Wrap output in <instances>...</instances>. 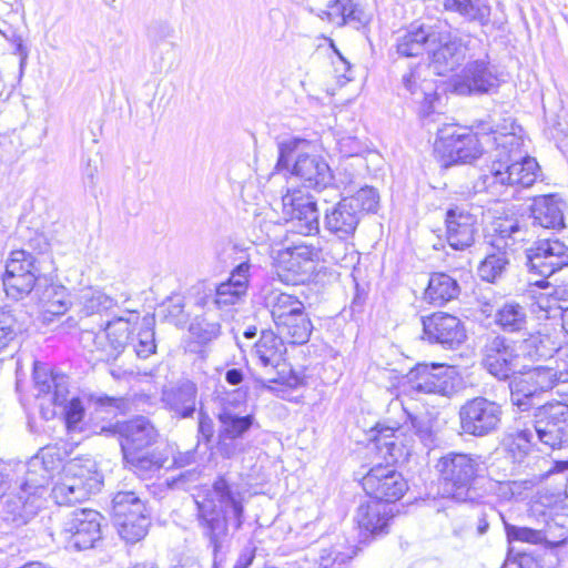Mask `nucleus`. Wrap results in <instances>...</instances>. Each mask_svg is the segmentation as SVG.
Returning <instances> with one entry per match:
<instances>
[{
	"instance_id": "1",
	"label": "nucleus",
	"mask_w": 568,
	"mask_h": 568,
	"mask_svg": "<svg viewBox=\"0 0 568 568\" xmlns=\"http://www.w3.org/2000/svg\"><path fill=\"white\" fill-rule=\"evenodd\" d=\"M194 501L199 527L216 555L227 541L230 529L239 530L243 525L244 494L237 484L219 476L211 487L194 495Z\"/></svg>"
},
{
	"instance_id": "2",
	"label": "nucleus",
	"mask_w": 568,
	"mask_h": 568,
	"mask_svg": "<svg viewBox=\"0 0 568 568\" xmlns=\"http://www.w3.org/2000/svg\"><path fill=\"white\" fill-rule=\"evenodd\" d=\"M308 145L304 139H288L278 145V159L276 163V172L270 175L268 184L270 191L274 192L271 186L273 184H282L285 175L280 173V170L290 166L291 159L295 153L297 158L293 164L292 174L302 181L305 187L314 189L317 191L327 190L333 179L328 164L316 154L302 153Z\"/></svg>"
},
{
	"instance_id": "3",
	"label": "nucleus",
	"mask_w": 568,
	"mask_h": 568,
	"mask_svg": "<svg viewBox=\"0 0 568 568\" xmlns=\"http://www.w3.org/2000/svg\"><path fill=\"white\" fill-rule=\"evenodd\" d=\"M554 389L558 394H568V373L555 363L538 365L510 379V403L519 412H528Z\"/></svg>"
},
{
	"instance_id": "4",
	"label": "nucleus",
	"mask_w": 568,
	"mask_h": 568,
	"mask_svg": "<svg viewBox=\"0 0 568 568\" xmlns=\"http://www.w3.org/2000/svg\"><path fill=\"white\" fill-rule=\"evenodd\" d=\"M102 476L91 459L62 460L51 489V497L58 505L70 506L87 500L100 490Z\"/></svg>"
},
{
	"instance_id": "5",
	"label": "nucleus",
	"mask_w": 568,
	"mask_h": 568,
	"mask_svg": "<svg viewBox=\"0 0 568 568\" xmlns=\"http://www.w3.org/2000/svg\"><path fill=\"white\" fill-rule=\"evenodd\" d=\"M436 469L444 480V490L458 503H479L481 494L475 481L481 471L479 456L448 453L439 458Z\"/></svg>"
},
{
	"instance_id": "6",
	"label": "nucleus",
	"mask_w": 568,
	"mask_h": 568,
	"mask_svg": "<svg viewBox=\"0 0 568 568\" xmlns=\"http://www.w3.org/2000/svg\"><path fill=\"white\" fill-rule=\"evenodd\" d=\"M378 193L374 187H361L355 194L325 209L324 229L341 241L352 239L365 212H374L378 205Z\"/></svg>"
},
{
	"instance_id": "7",
	"label": "nucleus",
	"mask_w": 568,
	"mask_h": 568,
	"mask_svg": "<svg viewBox=\"0 0 568 568\" xmlns=\"http://www.w3.org/2000/svg\"><path fill=\"white\" fill-rule=\"evenodd\" d=\"M529 232L516 219H498L494 222L491 246L497 253H491L478 266V275L483 281L494 283L506 271L509 264L508 253H514L528 241Z\"/></svg>"
},
{
	"instance_id": "8",
	"label": "nucleus",
	"mask_w": 568,
	"mask_h": 568,
	"mask_svg": "<svg viewBox=\"0 0 568 568\" xmlns=\"http://www.w3.org/2000/svg\"><path fill=\"white\" fill-rule=\"evenodd\" d=\"M476 121L470 131L446 125L438 130L434 143V152L439 159L442 166L448 168L459 163H471L486 152L483 128H477Z\"/></svg>"
},
{
	"instance_id": "9",
	"label": "nucleus",
	"mask_w": 568,
	"mask_h": 568,
	"mask_svg": "<svg viewBox=\"0 0 568 568\" xmlns=\"http://www.w3.org/2000/svg\"><path fill=\"white\" fill-rule=\"evenodd\" d=\"M236 392L227 394L220 399L217 420V450L225 457L231 458L241 452L237 439L242 438L254 425L255 417L252 414L241 415L235 405Z\"/></svg>"
},
{
	"instance_id": "10",
	"label": "nucleus",
	"mask_w": 568,
	"mask_h": 568,
	"mask_svg": "<svg viewBox=\"0 0 568 568\" xmlns=\"http://www.w3.org/2000/svg\"><path fill=\"white\" fill-rule=\"evenodd\" d=\"M62 456L55 447H44L31 457L20 468L21 477L17 479V485L23 494L32 497H40L47 490V485L53 483L57 474L62 468Z\"/></svg>"
},
{
	"instance_id": "11",
	"label": "nucleus",
	"mask_w": 568,
	"mask_h": 568,
	"mask_svg": "<svg viewBox=\"0 0 568 568\" xmlns=\"http://www.w3.org/2000/svg\"><path fill=\"white\" fill-rule=\"evenodd\" d=\"M113 520L120 537L130 544L142 540L150 526L144 503L133 491H119L112 499Z\"/></svg>"
},
{
	"instance_id": "12",
	"label": "nucleus",
	"mask_w": 568,
	"mask_h": 568,
	"mask_svg": "<svg viewBox=\"0 0 568 568\" xmlns=\"http://www.w3.org/2000/svg\"><path fill=\"white\" fill-rule=\"evenodd\" d=\"M37 257L26 250L11 252L2 275L7 296L20 300L29 295L40 276Z\"/></svg>"
},
{
	"instance_id": "13",
	"label": "nucleus",
	"mask_w": 568,
	"mask_h": 568,
	"mask_svg": "<svg viewBox=\"0 0 568 568\" xmlns=\"http://www.w3.org/2000/svg\"><path fill=\"white\" fill-rule=\"evenodd\" d=\"M501 418V405L484 396L468 399L459 409L460 428L465 434L475 437H484L497 432Z\"/></svg>"
},
{
	"instance_id": "14",
	"label": "nucleus",
	"mask_w": 568,
	"mask_h": 568,
	"mask_svg": "<svg viewBox=\"0 0 568 568\" xmlns=\"http://www.w3.org/2000/svg\"><path fill=\"white\" fill-rule=\"evenodd\" d=\"M455 392L454 371L442 364H418L407 374L404 393L450 396Z\"/></svg>"
},
{
	"instance_id": "15",
	"label": "nucleus",
	"mask_w": 568,
	"mask_h": 568,
	"mask_svg": "<svg viewBox=\"0 0 568 568\" xmlns=\"http://www.w3.org/2000/svg\"><path fill=\"white\" fill-rule=\"evenodd\" d=\"M278 195L282 200L283 213L288 216L296 232L311 235L320 231V214L316 201L301 190H290Z\"/></svg>"
},
{
	"instance_id": "16",
	"label": "nucleus",
	"mask_w": 568,
	"mask_h": 568,
	"mask_svg": "<svg viewBox=\"0 0 568 568\" xmlns=\"http://www.w3.org/2000/svg\"><path fill=\"white\" fill-rule=\"evenodd\" d=\"M434 45L429 48V68L438 75L454 71L466 59L469 41L453 37L449 32L436 27Z\"/></svg>"
},
{
	"instance_id": "17",
	"label": "nucleus",
	"mask_w": 568,
	"mask_h": 568,
	"mask_svg": "<svg viewBox=\"0 0 568 568\" xmlns=\"http://www.w3.org/2000/svg\"><path fill=\"white\" fill-rule=\"evenodd\" d=\"M365 493L374 501L388 505L400 499L408 486L400 473L389 465L374 466L362 480Z\"/></svg>"
},
{
	"instance_id": "18",
	"label": "nucleus",
	"mask_w": 568,
	"mask_h": 568,
	"mask_svg": "<svg viewBox=\"0 0 568 568\" xmlns=\"http://www.w3.org/2000/svg\"><path fill=\"white\" fill-rule=\"evenodd\" d=\"M535 434L550 449L560 448L567 426L568 405L562 402L546 403L535 410Z\"/></svg>"
},
{
	"instance_id": "19",
	"label": "nucleus",
	"mask_w": 568,
	"mask_h": 568,
	"mask_svg": "<svg viewBox=\"0 0 568 568\" xmlns=\"http://www.w3.org/2000/svg\"><path fill=\"white\" fill-rule=\"evenodd\" d=\"M102 515L91 508L73 510L63 524L69 542L79 550L90 549L101 539Z\"/></svg>"
},
{
	"instance_id": "20",
	"label": "nucleus",
	"mask_w": 568,
	"mask_h": 568,
	"mask_svg": "<svg viewBox=\"0 0 568 568\" xmlns=\"http://www.w3.org/2000/svg\"><path fill=\"white\" fill-rule=\"evenodd\" d=\"M526 258L530 271L548 277L568 266V244L558 239L540 240L527 250Z\"/></svg>"
},
{
	"instance_id": "21",
	"label": "nucleus",
	"mask_w": 568,
	"mask_h": 568,
	"mask_svg": "<svg viewBox=\"0 0 568 568\" xmlns=\"http://www.w3.org/2000/svg\"><path fill=\"white\" fill-rule=\"evenodd\" d=\"M518 354L513 342L504 336L487 339L483 348V366L499 381L508 379L517 367Z\"/></svg>"
},
{
	"instance_id": "22",
	"label": "nucleus",
	"mask_w": 568,
	"mask_h": 568,
	"mask_svg": "<svg viewBox=\"0 0 568 568\" xmlns=\"http://www.w3.org/2000/svg\"><path fill=\"white\" fill-rule=\"evenodd\" d=\"M424 338L445 347L454 348L466 341V329L462 321L448 313L437 312L423 318Z\"/></svg>"
},
{
	"instance_id": "23",
	"label": "nucleus",
	"mask_w": 568,
	"mask_h": 568,
	"mask_svg": "<svg viewBox=\"0 0 568 568\" xmlns=\"http://www.w3.org/2000/svg\"><path fill=\"white\" fill-rule=\"evenodd\" d=\"M428 69L429 67L417 65L402 77L403 88L419 104L418 112L423 118L435 112V102L438 100L435 82L426 79Z\"/></svg>"
},
{
	"instance_id": "24",
	"label": "nucleus",
	"mask_w": 568,
	"mask_h": 568,
	"mask_svg": "<svg viewBox=\"0 0 568 568\" xmlns=\"http://www.w3.org/2000/svg\"><path fill=\"white\" fill-rule=\"evenodd\" d=\"M498 85L496 73L484 59L468 62L454 82V90L462 95L487 93Z\"/></svg>"
},
{
	"instance_id": "25",
	"label": "nucleus",
	"mask_w": 568,
	"mask_h": 568,
	"mask_svg": "<svg viewBox=\"0 0 568 568\" xmlns=\"http://www.w3.org/2000/svg\"><path fill=\"white\" fill-rule=\"evenodd\" d=\"M481 126L486 152H495L494 159H501V161L521 159L523 138L516 133L514 124L510 132L494 130L493 125L485 120L478 121L477 128L481 129Z\"/></svg>"
},
{
	"instance_id": "26",
	"label": "nucleus",
	"mask_w": 568,
	"mask_h": 568,
	"mask_svg": "<svg viewBox=\"0 0 568 568\" xmlns=\"http://www.w3.org/2000/svg\"><path fill=\"white\" fill-rule=\"evenodd\" d=\"M446 236L455 250H465L475 242L477 217L468 211L454 207L446 213Z\"/></svg>"
},
{
	"instance_id": "27",
	"label": "nucleus",
	"mask_w": 568,
	"mask_h": 568,
	"mask_svg": "<svg viewBox=\"0 0 568 568\" xmlns=\"http://www.w3.org/2000/svg\"><path fill=\"white\" fill-rule=\"evenodd\" d=\"M119 433L123 455L146 450L159 436L156 428L145 417H138L124 423Z\"/></svg>"
},
{
	"instance_id": "28",
	"label": "nucleus",
	"mask_w": 568,
	"mask_h": 568,
	"mask_svg": "<svg viewBox=\"0 0 568 568\" xmlns=\"http://www.w3.org/2000/svg\"><path fill=\"white\" fill-rule=\"evenodd\" d=\"M321 251L312 245H296L288 248L282 264L288 272L286 281L304 282L315 270V262L320 260Z\"/></svg>"
},
{
	"instance_id": "29",
	"label": "nucleus",
	"mask_w": 568,
	"mask_h": 568,
	"mask_svg": "<svg viewBox=\"0 0 568 568\" xmlns=\"http://www.w3.org/2000/svg\"><path fill=\"white\" fill-rule=\"evenodd\" d=\"M43 499L23 494L21 489L17 494L8 496L2 509V520L13 528L28 524L42 507Z\"/></svg>"
},
{
	"instance_id": "30",
	"label": "nucleus",
	"mask_w": 568,
	"mask_h": 568,
	"mask_svg": "<svg viewBox=\"0 0 568 568\" xmlns=\"http://www.w3.org/2000/svg\"><path fill=\"white\" fill-rule=\"evenodd\" d=\"M162 402L176 416L181 418L192 417L196 410V384L190 379L179 382L176 385L162 392Z\"/></svg>"
},
{
	"instance_id": "31",
	"label": "nucleus",
	"mask_w": 568,
	"mask_h": 568,
	"mask_svg": "<svg viewBox=\"0 0 568 568\" xmlns=\"http://www.w3.org/2000/svg\"><path fill=\"white\" fill-rule=\"evenodd\" d=\"M437 26L430 24H412L404 33L396 39V52L400 57L410 58L418 57L434 45L435 31Z\"/></svg>"
},
{
	"instance_id": "32",
	"label": "nucleus",
	"mask_w": 568,
	"mask_h": 568,
	"mask_svg": "<svg viewBox=\"0 0 568 568\" xmlns=\"http://www.w3.org/2000/svg\"><path fill=\"white\" fill-rule=\"evenodd\" d=\"M30 315L22 305H7L0 308V354L16 344L28 326Z\"/></svg>"
},
{
	"instance_id": "33",
	"label": "nucleus",
	"mask_w": 568,
	"mask_h": 568,
	"mask_svg": "<svg viewBox=\"0 0 568 568\" xmlns=\"http://www.w3.org/2000/svg\"><path fill=\"white\" fill-rule=\"evenodd\" d=\"M392 518V509L379 501L362 504L357 508L355 520L364 538L385 532Z\"/></svg>"
},
{
	"instance_id": "34",
	"label": "nucleus",
	"mask_w": 568,
	"mask_h": 568,
	"mask_svg": "<svg viewBox=\"0 0 568 568\" xmlns=\"http://www.w3.org/2000/svg\"><path fill=\"white\" fill-rule=\"evenodd\" d=\"M125 466L141 479L158 477L169 462V454L164 449L140 450L123 455Z\"/></svg>"
},
{
	"instance_id": "35",
	"label": "nucleus",
	"mask_w": 568,
	"mask_h": 568,
	"mask_svg": "<svg viewBox=\"0 0 568 568\" xmlns=\"http://www.w3.org/2000/svg\"><path fill=\"white\" fill-rule=\"evenodd\" d=\"M284 339L273 331H263L254 344L251 355L256 365L265 369H275L283 361Z\"/></svg>"
},
{
	"instance_id": "36",
	"label": "nucleus",
	"mask_w": 568,
	"mask_h": 568,
	"mask_svg": "<svg viewBox=\"0 0 568 568\" xmlns=\"http://www.w3.org/2000/svg\"><path fill=\"white\" fill-rule=\"evenodd\" d=\"M532 224L545 229L564 226L562 204L555 195L538 197L531 205Z\"/></svg>"
},
{
	"instance_id": "37",
	"label": "nucleus",
	"mask_w": 568,
	"mask_h": 568,
	"mask_svg": "<svg viewBox=\"0 0 568 568\" xmlns=\"http://www.w3.org/2000/svg\"><path fill=\"white\" fill-rule=\"evenodd\" d=\"M98 333L91 329H82L80 334V344L83 349L92 354V359L98 362L115 361L122 353L120 351L111 352L114 347L113 341L109 339L105 327Z\"/></svg>"
},
{
	"instance_id": "38",
	"label": "nucleus",
	"mask_w": 568,
	"mask_h": 568,
	"mask_svg": "<svg viewBox=\"0 0 568 568\" xmlns=\"http://www.w3.org/2000/svg\"><path fill=\"white\" fill-rule=\"evenodd\" d=\"M264 303L271 312L274 324L305 311L298 297L277 290L268 292L264 296Z\"/></svg>"
},
{
	"instance_id": "39",
	"label": "nucleus",
	"mask_w": 568,
	"mask_h": 568,
	"mask_svg": "<svg viewBox=\"0 0 568 568\" xmlns=\"http://www.w3.org/2000/svg\"><path fill=\"white\" fill-rule=\"evenodd\" d=\"M443 7L448 12L459 14L468 22L485 27L490 21V6L485 0H444Z\"/></svg>"
},
{
	"instance_id": "40",
	"label": "nucleus",
	"mask_w": 568,
	"mask_h": 568,
	"mask_svg": "<svg viewBox=\"0 0 568 568\" xmlns=\"http://www.w3.org/2000/svg\"><path fill=\"white\" fill-rule=\"evenodd\" d=\"M275 327L278 336L291 344L306 343L313 329L311 320L305 311L275 323Z\"/></svg>"
},
{
	"instance_id": "41",
	"label": "nucleus",
	"mask_w": 568,
	"mask_h": 568,
	"mask_svg": "<svg viewBox=\"0 0 568 568\" xmlns=\"http://www.w3.org/2000/svg\"><path fill=\"white\" fill-rule=\"evenodd\" d=\"M459 285L455 278L445 273H435L430 276L425 291V298L429 303L440 306L456 298L459 294Z\"/></svg>"
},
{
	"instance_id": "42",
	"label": "nucleus",
	"mask_w": 568,
	"mask_h": 568,
	"mask_svg": "<svg viewBox=\"0 0 568 568\" xmlns=\"http://www.w3.org/2000/svg\"><path fill=\"white\" fill-rule=\"evenodd\" d=\"M80 321L93 315H102L113 308L116 301L99 288L88 287L79 295Z\"/></svg>"
},
{
	"instance_id": "43",
	"label": "nucleus",
	"mask_w": 568,
	"mask_h": 568,
	"mask_svg": "<svg viewBox=\"0 0 568 568\" xmlns=\"http://www.w3.org/2000/svg\"><path fill=\"white\" fill-rule=\"evenodd\" d=\"M494 323L504 332L517 333L527 326L526 308L517 302H505L497 307Z\"/></svg>"
},
{
	"instance_id": "44",
	"label": "nucleus",
	"mask_w": 568,
	"mask_h": 568,
	"mask_svg": "<svg viewBox=\"0 0 568 568\" xmlns=\"http://www.w3.org/2000/svg\"><path fill=\"white\" fill-rule=\"evenodd\" d=\"M511 178L508 175L505 168V161L501 159H494L489 172L483 174L476 182L475 189L478 192H489L493 195H501L503 190L510 184Z\"/></svg>"
},
{
	"instance_id": "45",
	"label": "nucleus",
	"mask_w": 568,
	"mask_h": 568,
	"mask_svg": "<svg viewBox=\"0 0 568 568\" xmlns=\"http://www.w3.org/2000/svg\"><path fill=\"white\" fill-rule=\"evenodd\" d=\"M511 178L508 175L505 168V161L501 159H494L489 172L483 174L476 182L475 189L478 192H489L493 195H501L503 190L510 184Z\"/></svg>"
},
{
	"instance_id": "46",
	"label": "nucleus",
	"mask_w": 568,
	"mask_h": 568,
	"mask_svg": "<svg viewBox=\"0 0 568 568\" xmlns=\"http://www.w3.org/2000/svg\"><path fill=\"white\" fill-rule=\"evenodd\" d=\"M129 316H119L106 323H99V327H105L109 339L113 341L114 347H110L123 353L132 333V325L136 323L138 315L133 312H128Z\"/></svg>"
},
{
	"instance_id": "47",
	"label": "nucleus",
	"mask_w": 568,
	"mask_h": 568,
	"mask_svg": "<svg viewBox=\"0 0 568 568\" xmlns=\"http://www.w3.org/2000/svg\"><path fill=\"white\" fill-rule=\"evenodd\" d=\"M505 168L507 169L508 175L511 178L510 184L521 187L531 186L537 179L539 170L537 161L529 156L505 161Z\"/></svg>"
},
{
	"instance_id": "48",
	"label": "nucleus",
	"mask_w": 568,
	"mask_h": 568,
	"mask_svg": "<svg viewBox=\"0 0 568 568\" xmlns=\"http://www.w3.org/2000/svg\"><path fill=\"white\" fill-rule=\"evenodd\" d=\"M376 434L373 437L376 448L384 456L396 462L402 456V447L397 444V438L400 434L398 428L377 426Z\"/></svg>"
},
{
	"instance_id": "49",
	"label": "nucleus",
	"mask_w": 568,
	"mask_h": 568,
	"mask_svg": "<svg viewBox=\"0 0 568 568\" xmlns=\"http://www.w3.org/2000/svg\"><path fill=\"white\" fill-rule=\"evenodd\" d=\"M535 306L545 312L546 317H555L557 314L562 315L568 306L566 291L562 288H551L550 291L539 293L535 297Z\"/></svg>"
},
{
	"instance_id": "50",
	"label": "nucleus",
	"mask_w": 568,
	"mask_h": 568,
	"mask_svg": "<svg viewBox=\"0 0 568 568\" xmlns=\"http://www.w3.org/2000/svg\"><path fill=\"white\" fill-rule=\"evenodd\" d=\"M191 335L201 344L216 339L221 334L219 320L211 318L209 313L195 316L189 328Z\"/></svg>"
},
{
	"instance_id": "51",
	"label": "nucleus",
	"mask_w": 568,
	"mask_h": 568,
	"mask_svg": "<svg viewBox=\"0 0 568 568\" xmlns=\"http://www.w3.org/2000/svg\"><path fill=\"white\" fill-rule=\"evenodd\" d=\"M562 489L549 491L548 489H540L535 495L530 504V515L541 517L542 521L547 523L550 516V509L561 500Z\"/></svg>"
},
{
	"instance_id": "52",
	"label": "nucleus",
	"mask_w": 568,
	"mask_h": 568,
	"mask_svg": "<svg viewBox=\"0 0 568 568\" xmlns=\"http://www.w3.org/2000/svg\"><path fill=\"white\" fill-rule=\"evenodd\" d=\"M529 355L537 359L550 358L559 351V344L550 334L537 333L526 339Z\"/></svg>"
},
{
	"instance_id": "53",
	"label": "nucleus",
	"mask_w": 568,
	"mask_h": 568,
	"mask_svg": "<svg viewBox=\"0 0 568 568\" xmlns=\"http://www.w3.org/2000/svg\"><path fill=\"white\" fill-rule=\"evenodd\" d=\"M355 551L342 552L336 548H323L318 554L313 550L307 555L314 562V568H336L344 565L347 560L352 559Z\"/></svg>"
},
{
	"instance_id": "54",
	"label": "nucleus",
	"mask_w": 568,
	"mask_h": 568,
	"mask_svg": "<svg viewBox=\"0 0 568 568\" xmlns=\"http://www.w3.org/2000/svg\"><path fill=\"white\" fill-rule=\"evenodd\" d=\"M244 296L245 294L223 282L216 286L212 303L219 310H229L241 303Z\"/></svg>"
},
{
	"instance_id": "55",
	"label": "nucleus",
	"mask_w": 568,
	"mask_h": 568,
	"mask_svg": "<svg viewBox=\"0 0 568 568\" xmlns=\"http://www.w3.org/2000/svg\"><path fill=\"white\" fill-rule=\"evenodd\" d=\"M408 418L410 420L412 428L415 430V434L418 436L420 442L426 447H432L435 443V434L433 432V424L430 417L426 414H408Z\"/></svg>"
},
{
	"instance_id": "56",
	"label": "nucleus",
	"mask_w": 568,
	"mask_h": 568,
	"mask_svg": "<svg viewBox=\"0 0 568 568\" xmlns=\"http://www.w3.org/2000/svg\"><path fill=\"white\" fill-rule=\"evenodd\" d=\"M348 4L349 0H332L327 3L326 9L320 10L317 16L335 27H342L345 24Z\"/></svg>"
},
{
	"instance_id": "57",
	"label": "nucleus",
	"mask_w": 568,
	"mask_h": 568,
	"mask_svg": "<svg viewBox=\"0 0 568 568\" xmlns=\"http://www.w3.org/2000/svg\"><path fill=\"white\" fill-rule=\"evenodd\" d=\"M154 331L151 327L142 328L133 342V348L138 357L148 358L156 351Z\"/></svg>"
},
{
	"instance_id": "58",
	"label": "nucleus",
	"mask_w": 568,
	"mask_h": 568,
	"mask_svg": "<svg viewBox=\"0 0 568 568\" xmlns=\"http://www.w3.org/2000/svg\"><path fill=\"white\" fill-rule=\"evenodd\" d=\"M506 532L509 540H519L530 544H539L546 538L541 529L517 527L508 524H506Z\"/></svg>"
},
{
	"instance_id": "59",
	"label": "nucleus",
	"mask_w": 568,
	"mask_h": 568,
	"mask_svg": "<svg viewBox=\"0 0 568 568\" xmlns=\"http://www.w3.org/2000/svg\"><path fill=\"white\" fill-rule=\"evenodd\" d=\"M250 268L251 264L248 262H243L239 264L232 271L229 280L225 283L230 284L232 287L236 288L237 291L246 295L248 287Z\"/></svg>"
},
{
	"instance_id": "60",
	"label": "nucleus",
	"mask_w": 568,
	"mask_h": 568,
	"mask_svg": "<svg viewBox=\"0 0 568 568\" xmlns=\"http://www.w3.org/2000/svg\"><path fill=\"white\" fill-rule=\"evenodd\" d=\"M55 376L57 375L49 373L44 365L39 363L34 364L33 378L39 395H49L51 393L52 382H54Z\"/></svg>"
},
{
	"instance_id": "61",
	"label": "nucleus",
	"mask_w": 568,
	"mask_h": 568,
	"mask_svg": "<svg viewBox=\"0 0 568 568\" xmlns=\"http://www.w3.org/2000/svg\"><path fill=\"white\" fill-rule=\"evenodd\" d=\"M84 409L79 398H72L65 407V422L68 428H75L82 420Z\"/></svg>"
},
{
	"instance_id": "62",
	"label": "nucleus",
	"mask_w": 568,
	"mask_h": 568,
	"mask_svg": "<svg viewBox=\"0 0 568 568\" xmlns=\"http://www.w3.org/2000/svg\"><path fill=\"white\" fill-rule=\"evenodd\" d=\"M214 423L212 418L202 409L199 412L197 433L200 438L205 443H210L214 436Z\"/></svg>"
},
{
	"instance_id": "63",
	"label": "nucleus",
	"mask_w": 568,
	"mask_h": 568,
	"mask_svg": "<svg viewBox=\"0 0 568 568\" xmlns=\"http://www.w3.org/2000/svg\"><path fill=\"white\" fill-rule=\"evenodd\" d=\"M53 392L49 395L51 396L50 400L54 405L62 406L67 403L68 388L64 381V376L57 375L54 382H52Z\"/></svg>"
},
{
	"instance_id": "64",
	"label": "nucleus",
	"mask_w": 568,
	"mask_h": 568,
	"mask_svg": "<svg viewBox=\"0 0 568 568\" xmlns=\"http://www.w3.org/2000/svg\"><path fill=\"white\" fill-rule=\"evenodd\" d=\"M535 483L534 480H511V481H505L500 483L501 489H508L510 496L517 497L521 495L523 490L531 489L534 487Z\"/></svg>"
}]
</instances>
